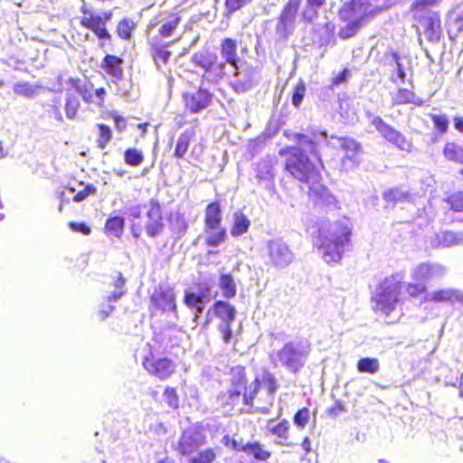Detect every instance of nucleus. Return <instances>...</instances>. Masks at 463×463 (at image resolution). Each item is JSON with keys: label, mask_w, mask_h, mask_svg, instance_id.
Instances as JSON below:
<instances>
[{"label": "nucleus", "mask_w": 463, "mask_h": 463, "mask_svg": "<svg viewBox=\"0 0 463 463\" xmlns=\"http://www.w3.org/2000/svg\"><path fill=\"white\" fill-rule=\"evenodd\" d=\"M285 156L284 169L296 181L307 186V198L315 209L326 212L331 206L339 208L329 189L322 184L324 165L313 162L302 147L286 146L279 150Z\"/></svg>", "instance_id": "obj_1"}, {"label": "nucleus", "mask_w": 463, "mask_h": 463, "mask_svg": "<svg viewBox=\"0 0 463 463\" xmlns=\"http://www.w3.org/2000/svg\"><path fill=\"white\" fill-rule=\"evenodd\" d=\"M227 375L229 388L217 397L221 408L229 414L234 411L240 414L251 412L260 391L259 378L250 381L247 367L242 364L231 366Z\"/></svg>", "instance_id": "obj_2"}, {"label": "nucleus", "mask_w": 463, "mask_h": 463, "mask_svg": "<svg viewBox=\"0 0 463 463\" xmlns=\"http://www.w3.org/2000/svg\"><path fill=\"white\" fill-rule=\"evenodd\" d=\"M382 7L374 6L370 0H347L338 11L339 19L345 23L340 27L338 36L342 40L353 38L380 12Z\"/></svg>", "instance_id": "obj_3"}, {"label": "nucleus", "mask_w": 463, "mask_h": 463, "mask_svg": "<svg viewBox=\"0 0 463 463\" xmlns=\"http://www.w3.org/2000/svg\"><path fill=\"white\" fill-rule=\"evenodd\" d=\"M351 229L343 222H335L328 228L317 232V248L326 263L338 262L344 254L345 246L351 241Z\"/></svg>", "instance_id": "obj_4"}, {"label": "nucleus", "mask_w": 463, "mask_h": 463, "mask_svg": "<svg viewBox=\"0 0 463 463\" xmlns=\"http://www.w3.org/2000/svg\"><path fill=\"white\" fill-rule=\"evenodd\" d=\"M137 353L140 354L141 364L149 376L164 382L175 373V363L166 356H158L156 346L151 343L144 344Z\"/></svg>", "instance_id": "obj_5"}, {"label": "nucleus", "mask_w": 463, "mask_h": 463, "mask_svg": "<svg viewBox=\"0 0 463 463\" xmlns=\"http://www.w3.org/2000/svg\"><path fill=\"white\" fill-rule=\"evenodd\" d=\"M402 282L393 278H385L379 283L376 292L372 296L373 309L389 316L400 302Z\"/></svg>", "instance_id": "obj_6"}, {"label": "nucleus", "mask_w": 463, "mask_h": 463, "mask_svg": "<svg viewBox=\"0 0 463 463\" xmlns=\"http://www.w3.org/2000/svg\"><path fill=\"white\" fill-rule=\"evenodd\" d=\"M80 14V26L90 31L100 41V45H103L104 41L111 40L112 35L108 29L107 24L113 17L112 11H105L101 14H97L82 0Z\"/></svg>", "instance_id": "obj_7"}, {"label": "nucleus", "mask_w": 463, "mask_h": 463, "mask_svg": "<svg viewBox=\"0 0 463 463\" xmlns=\"http://www.w3.org/2000/svg\"><path fill=\"white\" fill-rule=\"evenodd\" d=\"M222 216L219 201L207 204L204 213L205 245L218 247L226 240V229L222 225Z\"/></svg>", "instance_id": "obj_8"}, {"label": "nucleus", "mask_w": 463, "mask_h": 463, "mask_svg": "<svg viewBox=\"0 0 463 463\" xmlns=\"http://www.w3.org/2000/svg\"><path fill=\"white\" fill-rule=\"evenodd\" d=\"M192 62L203 71V78L208 81L218 82L226 74L224 63L210 49H204L194 53Z\"/></svg>", "instance_id": "obj_9"}, {"label": "nucleus", "mask_w": 463, "mask_h": 463, "mask_svg": "<svg viewBox=\"0 0 463 463\" xmlns=\"http://www.w3.org/2000/svg\"><path fill=\"white\" fill-rule=\"evenodd\" d=\"M212 311L213 316L221 321L217 330L222 342L229 345L233 337L232 324L236 318V307L226 300L219 299L212 305Z\"/></svg>", "instance_id": "obj_10"}, {"label": "nucleus", "mask_w": 463, "mask_h": 463, "mask_svg": "<svg viewBox=\"0 0 463 463\" xmlns=\"http://www.w3.org/2000/svg\"><path fill=\"white\" fill-rule=\"evenodd\" d=\"M265 258L266 266L284 269L294 261L295 255L288 244L278 238L267 241Z\"/></svg>", "instance_id": "obj_11"}, {"label": "nucleus", "mask_w": 463, "mask_h": 463, "mask_svg": "<svg viewBox=\"0 0 463 463\" xmlns=\"http://www.w3.org/2000/svg\"><path fill=\"white\" fill-rule=\"evenodd\" d=\"M372 125L381 134L383 139L392 144L397 149L406 153H411L412 151V142L402 132L386 123L381 117H374L372 120Z\"/></svg>", "instance_id": "obj_12"}, {"label": "nucleus", "mask_w": 463, "mask_h": 463, "mask_svg": "<svg viewBox=\"0 0 463 463\" xmlns=\"http://www.w3.org/2000/svg\"><path fill=\"white\" fill-rule=\"evenodd\" d=\"M276 355L282 366L293 373H298L305 366L308 351L299 350L293 342H288L276 352Z\"/></svg>", "instance_id": "obj_13"}, {"label": "nucleus", "mask_w": 463, "mask_h": 463, "mask_svg": "<svg viewBox=\"0 0 463 463\" xmlns=\"http://www.w3.org/2000/svg\"><path fill=\"white\" fill-rule=\"evenodd\" d=\"M302 0H288L278 17L277 33L287 38L294 27Z\"/></svg>", "instance_id": "obj_14"}, {"label": "nucleus", "mask_w": 463, "mask_h": 463, "mask_svg": "<svg viewBox=\"0 0 463 463\" xmlns=\"http://www.w3.org/2000/svg\"><path fill=\"white\" fill-rule=\"evenodd\" d=\"M152 311L172 312L176 309L175 296L172 288L158 287L150 297Z\"/></svg>", "instance_id": "obj_15"}, {"label": "nucleus", "mask_w": 463, "mask_h": 463, "mask_svg": "<svg viewBox=\"0 0 463 463\" xmlns=\"http://www.w3.org/2000/svg\"><path fill=\"white\" fill-rule=\"evenodd\" d=\"M185 110L198 113L207 109L213 102V94L206 89L199 88L194 92H186L183 95Z\"/></svg>", "instance_id": "obj_16"}, {"label": "nucleus", "mask_w": 463, "mask_h": 463, "mask_svg": "<svg viewBox=\"0 0 463 463\" xmlns=\"http://www.w3.org/2000/svg\"><path fill=\"white\" fill-rule=\"evenodd\" d=\"M205 442V437L200 432L186 430L182 433L176 449L182 456L187 457L197 451Z\"/></svg>", "instance_id": "obj_17"}, {"label": "nucleus", "mask_w": 463, "mask_h": 463, "mask_svg": "<svg viewBox=\"0 0 463 463\" xmlns=\"http://www.w3.org/2000/svg\"><path fill=\"white\" fill-rule=\"evenodd\" d=\"M420 17L414 15L412 19L418 24L424 26V33L430 41L439 39L440 32V15L439 12L420 14Z\"/></svg>", "instance_id": "obj_18"}, {"label": "nucleus", "mask_w": 463, "mask_h": 463, "mask_svg": "<svg viewBox=\"0 0 463 463\" xmlns=\"http://www.w3.org/2000/svg\"><path fill=\"white\" fill-rule=\"evenodd\" d=\"M147 222L145 229L148 237L154 238L164 231V218L161 207L157 202H151L150 208L146 213Z\"/></svg>", "instance_id": "obj_19"}, {"label": "nucleus", "mask_w": 463, "mask_h": 463, "mask_svg": "<svg viewBox=\"0 0 463 463\" xmlns=\"http://www.w3.org/2000/svg\"><path fill=\"white\" fill-rule=\"evenodd\" d=\"M123 60L115 54H106L102 58L99 67L110 79L121 81L124 79Z\"/></svg>", "instance_id": "obj_20"}, {"label": "nucleus", "mask_w": 463, "mask_h": 463, "mask_svg": "<svg viewBox=\"0 0 463 463\" xmlns=\"http://www.w3.org/2000/svg\"><path fill=\"white\" fill-rule=\"evenodd\" d=\"M333 139H336L339 143L340 148L345 151V156L343 157V163L345 161H351L354 165H358L360 161L357 158L359 154L363 153V146L361 143H359L356 139L351 137L343 136L336 137L332 136Z\"/></svg>", "instance_id": "obj_21"}, {"label": "nucleus", "mask_w": 463, "mask_h": 463, "mask_svg": "<svg viewBox=\"0 0 463 463\" xmlns=\"http://www.w3.org/2000/svg\"><path fill=\"white\" fill-rule=\"evenodd\" d=\"M463 242V233L453 231H439L431 239L433 248H446L458 245Z\"/></svg>", "instance_id": "obj_22"}, {"label": "nucleus", "mask_w": 463, "mask_h": 463, "mask_svg": "<svg viewBox=\"0 0 463 463\" xmlns=\"http://www.w3.org/2000/svg\"><path fill=\"white\" fill-rule=\"evenodd\" d=\"M285 137L296 143L298 146H307L309 148V151L312 155H314L318 163L322 165L321 154L318 148V143L314 139L309 137L307 135L299 133V132H289L286 133Z\"/></svg>", "instance_id": "obj_23"}, {"label": "nucleus", "mask_w": 463, "mask_h": 463, "mask_svg": "<svg viewBox=\"0 0 463 463\" xmlns=\"http://www.w3.org/2000/svg\"><path fill=\"white\" fill-rule=\"evenodd\" d=\"M326 5L327 0H306L305 6L299 14L303 23L313 24L319 16V10Z\"/></svg>", "instance_id": "obj_24"}, {"label": "nucleus", "mask_w": 463, "mask_h": 463, "mask_svg": "<svg viewBox=\"0 0 463 463\" xmlns=\"http://www.w3.org/2000/svg\"><path fill=\"white\" fill-rule=\"evenodd\" d=\"M220 52L224 62L238 70L237 41L232 38L222 39L220 44Z\"/></svg>", "instance_id": "obj_25"}, {"label": "nucleus", "mask_w": 463, "mask_h": 463, "mask_svg": "<svg viewBox=\"0 0 463 463\" xmlns=\"http://www.w3.org/2000/svg\"><path fill=\"white\" fill-rule=\"evenodd\" d=\"M392 105L412 104L414 107H421L423 100L417 97L415 92L407 88H400L392 95Z\"/></svg>", "instance_id": "obj_26"}, {"label": "nucleus", "mask_w": 463, "mask_h": 463, "mask_svg": "<svg viewBox=\"0 0 463 463\" xmlns=\"http://www.w3.org/2000/svg\"><path fill=\"white\" fill-rule=\"evenodd\" d=\"M125 229V218L121 215L109 214L104 224V233L109 237L120 238Z\"/></svg>", "instance_id": "obj_27"}, {"label": "nucleus", "mask_w": 463, "mask_h": 463, "mask_svg": "<svg viewBox=\"0 0 463 463\" xmlns=\"http://www.w3.org/2000/svg\"><path fill=\"white\" fill-rule=\"evenodd\" d=\"M461 300L460 294L458 290L452 288H441L432 292L430 296L424 298L425 302L434 303H452Z\"/></svg>", "instance_id": "obj_28"}, {"label": "nucleus", "mask_w": 463, "mask_h": 463, "mask_svg": "<svg viewBox=\"0 0 463 463\" xmlns=\"http://www.w3.org/2000/svg\"><path fill=\"white\" fill-rule=\"evenodd\" d=\"M242 452L259 461H267L271 457V452L257 440L245 443Z\"/></svg>", "instance_id": "obj_29"}, {"label": "nucleus", "mask_w": 463, "mask_h": 463, "mask_svg": "<svg viewBox=\"0 0 463 463\" xmlns=\"http://www.w3.org/2000/svg\"><path fill=\"white\" fill-rule=\"evenodd\" d=\"M250 220L241 212H235L232 216L231 235L234 238L240 237L248 232L250 227Z\"/></svg>", "instance_id": "obj_30"}, {"label": "nucleus", "mask_w": 463, "mask_h": 463, "mask_svg": "<svg viewBox=\"0 0 463 463\" xmlns=\"http://www.w3.org/2000/svg\"><path fill=\"white\" fill-rule=\"evenodd\" d=\"M436 269L443 270L442 267H436L430 262L420 263L412 269L411 278L418 282L430 279L433 277Z\"/></svg>", "instance_id": "obj_31"}, {"label": "nucleus", "mask_w": 463, "mask_h": 463, "mask_svg": "<svg viewBox=\"0 0 463 463\" xmlns=\"http://www.w3.org/2000/svg\"><path fill=\"white\" fill-rule=\"evenodd\" d=\"M69 82L81 96L84 102L91 103V101H94L92 92L94 85L91 81L88 80L82 84L80 78H70Z\"/></svg>", "instance_id": "obj_32"}, {"label": "nucleus", "mask_w": 463, "mask_h": 463, "mask_svg": "<svg viewBox=\"0 0 463 463\" xmlns=\"http://www.w3.org/2000/svg\"><path fill=\"white\" fill-rule=\"evenodd\" d=\"M181 22L182 16L178 13L168 14L167 20L158 29L159 35L163 38L174 35Z\"/></svg>", "instance_id": "obj_33"}, {"label": "nucleus", "mask_w": 463, "mask_h": 463, "mask_svg": "<svg viewBox=\"0 0 463 463\" xmlns=\"http://www.w3.org/2000/svg\"><path fill=\"white\" fill-rule=\"evenodd\" d=\"M183 302L187 307L195 310V317H197L198 314H201L204 308L203 295L196 294L190 289L184 291Z\"/></svg>", "instance_id": "obj_34"}, {"label": "nucleus", "mask_w": 463, "mask_h": 463, "mask_svg": "<svg viewBox=\"0 0 463 463\" xmlns=\"http://www.w3.org/2000/svg\"><path fill=\"white\" fill-rule=\"evenodd\" d=\"M194 136V130H185L179 136L174 150V156L176 159H182L185 156Z\"/></svg>", "instance_id": "obj_35"}, {"label": "nucleus", "mask_w": 463, "mask_h": 463, "mask_svg": "<svg viewBox=\"0 0 463 463\" xmlns=\"http://www.w3.org/2000/svg\"><path fill=\"white\" fill-rule=\"evenodd\" d=\"M172 43L173 42H171V43ZM169 44L170 43L165 44H153L151 56L157 68H159L161 65L166 64L169 61L172 56V52L166 49Z\"/></svg>", "instance_id": "obj_36"}, {"label": "nucleus", "mask_w": 463, "mask_h": 463, "mask_svg": "<svg viewBox=\"0 0 463 463\" xmlns=\"http://www.w3.org/2000/svg\"><path fill=\"white\" fill-rule=\"evenodd\" d=\"M136 29L137 23L128 17H124L117 24L116 33L121 40L128 41L132 38Z\"/></svg>", "instance_id": "obj_37"}, {"label": "nucleus", "mask_w": 463, "mask_h": 463, "mask_svg": "<svg viewBox=\"0 0 463 463\" xmlns=\"http://www.w3.org/2000/svg\"><path fill=\"white\" fill-rule=\"evenodd\" d=\"M383 200L391 204L395 205L398 203L405 202L410 198V193L404 191L401 187L389 188L383 193Z\"/></svg>", "instance_id": "obj_38"}, {"label": "nucleus", "mask_w": 463, "mask_h": 463, "mask_svg": "<svg viewBox=\"0 0 463 463\" xmlns=\"http://www.w3.org/2000/svg\"><path fill=\"white\" fill-rule=\"evenodd\" d=\"M219 287L225 298H233L237 293V288L233 277L230 273L221 274Z\"/></svg>", "instance_id": "obj_39"}, {"label": "nucleus", "mask_w": 463, "mask_h": 463, "mask_svg": "<svg viewBox=\"0 0 463 463\" xmlns=\"http://www.w3.org/2000/svg\"><path fill=\"white\" fill-rule=\"evenodd\" d=\"M290 424L287 420H282L275 426L269 429V432L283 440L282 444L288 447L294 446L295 443L289 440Z\"/></svg>", "instance_id": "obj_40"}, {"label": "nucleus", "mask_w": 463, "mask_h": 463, "mask_svg": "<svg viewBox=\"0 0 463 463\" xmlns=\"http://www.w3.org/2000/svg\"><path fill=\"white\" fill-rule=\"evenodd\" d=\"M443 156L449 161L463 164V146L455 142H447L443 146Z\"/></svg>", "instance_id": "obj_41"}, {"label": "nucleus", "mask_w": 463, "mask_h": 463, "mask_svg": "<svg viewBox=\"0 0 463 463\" xmlns=\"http://www.w3.org/2000/svg\"><path fill=\"white\" fill-rule=\"evenodd\" d=\"M97 128V137L96 145L99 149H105L109 142L112 140L113 133L111 128L103 123L96 124Z\"/></svg>", "instance_id": "obj_42"}, {"label": "nucleus", "mask_w": 463, "mask_h": 463, "mask_svg": "<svg viewBox=\"0 0 463 463\" xmlns=\"http://www.w3.org/2000/svg\"><path fill=\"white\" fill-rule=\"evenodd\" d=\"M40 89L39 84H32L28 81H18L13 85V91L15 95L28 99L33 98Z\"/></svg>", "instance_id": "obj_43"}, {"label": "nucleus", "mask_w": 463, "mask_h": 463, "mask_svg": "<svg viewBox=\"0 0 463 463\" xmlns=\"http://www.w3.org/2000/svg\"><path fill=\"white\" fill-rule=\"evenodd\" d=\"M440 1L441 0H412L409 10L412 16L417 15L420 17V14L431 12L430 8L438 5Z\"/></svg>", "instance_id": "obj_44"}, {"label": "nucleus", "mask_w": 463, "mask_h": 463, "mask_svg": "<svg viewBox=\"0 0 463 463\" xmlns=\"http://www.w3.org/2000/svg\"><path fill=\"white\" fill-rule=\"evenodd\" d=\"M80 108V101L79 98L72 94L67 93L65 98L64 111L65 115L69 119L76 118L78 111Z\"/></svg>", "instance_id": "obj_45"}, {"label": "nucleus", "mask_w": 463, "mask_h": 463, "mask_svg": "<svg viewBox=\"0 0 463 463\" xmlns=\"http://www.w3.org/2000/svg\"><path fill=\"white\" fill-rule=\"evenodd\" d=\"M356 368L361 373L374 374L379 371L380 364L377 358L364 357L358 360Z\"/></svg>", "instance_id": "obj_46"}, {"label": "nucleus", "mask_w": 463, "mask_h": 463, "mask_svg": "<svg viewBox=\"0 0 463 463\" xmlns=\"http://www.w3.org/2000/svg\"><path fill=\"white\" fill-rule=\"evenodd\" d=\"M124 162L130 166H138L144 161L143 152L137 147H128L123 154Z\"/></svg>", "instance_id": "obj_47"}, {"label": "nucleus", "mask_w": 463, "mask_h": 463, "mask_svg": "<svg viewBox=\"0 0 463 463\" xmlns=\"http://www.w3.org/2000/svg\"><path fill=\"white\" fill-rule=\"evenodd\" d=\"M163 399L166 405L172 410H178L180 407V399L177 389L173 386H165L163 391Z\"/></svg>", "instance_id": "obj_48"}, {"label": "nucleus", "mask_w": 463, "mask_h": 463, "mask_svg": "<svg viewBox=\"0 0 463 463\" xmlns=\"http://www.w3.org/2000/svg\"><path fill=\"white\" fill-rule=\"evenodd\" d=\"M260 386L266 389L269 394L273 395L278 390L277 379L273 373L268 370H264L261 374V380L260 381Z\"/></svg>", "instance_id": "obj_49"}, {"label": "nucleus", "mask_w": 463, "mask_h": 463, "mask_svg": "<svg viewBox=\"0 0 463 463\" xmlns=\"http://www.w3.org/2000/svg\"><path fill=\"white\" fill-rule=\"evenodd\" d=\"M307 87L303 80H299L293 87L291 93V103L294 107L298 108L306 96Z\"/></svg>", "instance_id": "obj_50"}, {"label": "nucleus", "mask_w": 463, "mask_h": 463, "mask_svg": "<svg viewBox=\"0 0 463 463\" xmlns=\"http://www.w3.org/2000/svg\"><path fill=\"white\" fill-rule=\"evenodd\" d=\"M216 452L213 448H208L200 451L195 457L189 459L188 463H213L216 460Z\"/></svg>", "instance_id": "obj_51"}, {"label": "nucleus", "mask_w": 463, "mask_h": 463, "mask_svg": "<svg viewBox=\"0 0 463 463\" xmlns=\"http://www.w3.org/2000/svg\"><path fill=\"white\" fill-rule=\"evenodd\" d=\"M445 202L453 212H463V191H457L447 196Z\"/></svg>", "instance_id": "obj_52"}, {"label": "nucleus", "mask_w": 463, "mask_h": 463, "mask_svg": "<svg viewBox=\"0 0 463 463\" xmlns=\"http://www.w3.org/2000/svg\"><path fill=\"white\" fill-rule=\"evenodd\" d=\"M252 0H225L224 3V16L229 18L233 13L243 8Z\"/></svg>", "instance_id": "obj_53"}, {"label": "nucleus", "mask_w": 463, "mask_h": 463, "mask_svg": "<svg viewBox=\"0 0 463 463\" xmlns=\"http://www.w3.org/2000/svg\"><path fill=\"white\" fill-rule=\"evenodd\" d=\"M405 292L408 296L409 299L416 298L420 295H423L427 292V287L420 282L417 283H408L405 287Z\"/></svg>", "instance_id": "obj_54"}, {"label": "nucleus", "mask_w": 463, "mask_h": 463, "mask_svg": "<svg viewBox=\"0 0 463 463\" xmlns=\"http://www.w3.org/2000/svg\"><path fill=\"white\" fill-rule=\"evenodd\" d=\"M430 117L439 133L445 134L448 131L449 121L446 115L431 114Z\"/></svg>", "instance_id": "obj_55"}, {"label": "nucleus", "mask_w": 463, "mask_h": 463, "mask_svg": "<svg viewBox=\"0 0 463 463\" xmlns=\"http://www.w3.org/2000/svg\"><path fill=\"white\" fill-rule=\"evenodd\" d=\"M273 176L272 167L267 161H261L256 166V177L259 180L269 179Z\"/></svg>", "instance_id": "obj_56"}, {"label": "nucleus", "mask_w": 463, "mask_h": 463, "mask_svg": "<svg viewBox=\"0 0 463 463\" xmlns=\"http://www.w3.org/2000/svg\"><path fill=\"white\" fill-rule=\"evenodd\" d=\"M310 420V411L307 407L298 410L294 415L293 421L298 428L304 429Z\"/></svg>", "instance_id": "obj_57"}, {"label": "nucleus", "mask_w": 463, "mask_h": 463, "mask_svg": "<svg viewBox=\"0 0 463 463\" xmlns=\"http://www.w3.org/2000/svg\"><path fill=\"white\" fill-rule=\"evenodd\" d=\"M97 193V188L92 184H88L84 185V187L80 190L76 194L72 197V201L74 203H80L86 200L90 195H93Z\"/></svg>", "instance_id": "obj_58"}, {"label": "nucleus", "mask_w": 463, "mask_h": 463, "mask_svg": "<svg viewBox=\"0 0 463 463\" xmlns=\"http://www.w3.org/2000/svg\"><path fill=\"white\" fill-rule=\"evenodd\" d=\"M222 443L235 452H242L244 449V444L238 441L234 436L230 434H225L222 439Z\"/></svg>", "instance_id": "obj_59"}, {"label": "nucleus", "mask_w": 463, "mask_h": 463, "mask_svg": "<svg viewBox=\"0 0 463 463\" xmlns=\"http://www.w3.org/2000/svg\"><path fill=\"white\" fill-rule=\"evenodd\" d=\"M171 331L172 329L167 327L160 330L159 332H155L153 335V341L157 345L165 342H170L172 340Z\"/></svg>", "instance_id": "obj_60"}, {"label": "nucleus", "mask_w": 463, "mask_h": 463, "mask_svg": "<svg viewBox=\"0 0 463 463\" xmlns=\"http://www.w3.org/2000/svg\"><path fill=\"white\" fill-rule=\"evenodd\" d=\"M69 228L72 232H80L83 235H90L91 233V229L85 222H69Z\"/></svg>", "instance_id": "obj_61"}, {"label": "nucleus", "mask_w": 463, "mask_h": 463, "mask_svg": "<svg viewBox=\"0 0 463 463\" xmlns=\"http://www.w3.org/2000/svg\"><path fill=\"white\" fill-rule=\"evenodd\" d=\"M110 118L115 122L116 128L118 132H123L127 128L128 119L116 112L110 113Z\"/></svg>", "instance_id": "obj_62"}, {"label": "nucleus", "mask_w": 463, "mask_h": 463, "mask_svg": "<svg viewBox=\"0 0 463 463\" xmlns=\"http://www.w3.org/2000/svg\"><path fill=\"white\" fill-rule=\"evenodd\" d=\"M115 310V307L110 305V303H102L100 305L99 310L98 312L99 317L101 321L107 319L110 314Z\"/></svg>", "instance_id": "obj_63"}, {"label": "nucleus", "mask_w": 463, "mask_h": 463, "mask_svg": "<svg viewBox=\"0 0 463 463\" xmlns=\"http://www.w3.org/2000/svg\"><path fill=\"white\" fill-rule=\"evenodd\" d=\"M344 411H345V407L340 401H335L331 407L326 409V413L331 417H336Z\"/></svg>", "instance_id": "obj_64"}]
</instances>
